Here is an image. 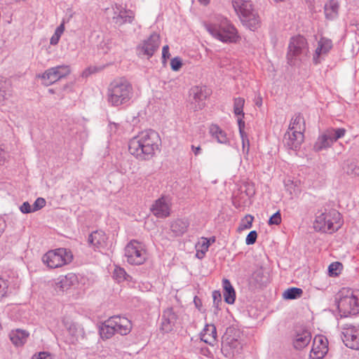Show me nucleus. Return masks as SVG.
I'll return each instance as SVG.
<instances>
[{
	"instance_id": "25",
	"label": "nucleus",
	"mask_w": 359,
	"mask_h": 359,
	"mask_svg": "<svg viewBox=\"0 0 359 359\" xmlns=\"http://www.w3.org/2000/svg\"><path fill=\"white\" fill-rule=\"evenodd\" d=\"M201 341L213 346L217 342V329L213 324H207L200 334Z\"/></svg>"
},
{
	"instance_id": "10",
	"label": "nucleus",
	"mask_w": 359,
	"mask_h": 359,
	"mask_svg": "<svg viewBox=\"0 0 359 359\" xmlns=\"http://www.w3.org/2000/svg\"><path fill=\"white\" fill-rule=\"evenodd\" d=\"M70 67L68 65H59L46 70L42 74L38 76L45 86H50L58 80L70 74Z\"/></svg>"
},
{
	"instance_id": "50",
	"label": "nucleus",
	"mask_w": 359,
	"mask_h": 359,
	"mask_svg": "<svg viewBox=\"0 0 359 359\" xmlns=\"http://www.w3.org/2000/svg\"><path fill=\"white\" fill-rule=\"evenodd\" d=\"M358 170L356 163H351L348 165L346 168V172L348 175L356 176L358 175Z\"/></svg>"
},
{
	"instance_id": "23",
	"label": "nucleus",
	"mask_w": 359,
	"mask_h": 359,
	"mask_svg": "<svg viewBox=\"0 0 359 359\" xmlns=\"http://www.w3.org/2000/svg\"><path fill=\"white\" fill-rule=\"evenodd\" d=\"M78 276L74 273H69L65 276H60L56 283V290L65 292L78 283Z\"/></svg>"
},
{
	"instance_id": "9",
	"label": "nucleus",
	"mask_w": 359,
	"mask_h": 359,
	"mask_svg": "<svg viewBox=\"0 0 359 359\" xmlns=\"http://www.w3.org/2000/svg\"><path fill=\"white\" fill-rule=\"evenodd\" d=\"M160 36L154 33L147 39L142 41L136 47V53L140 57H147L149 59L154 53L158 49L160 46Z\"/></svg>"
},
{
	"instance_id": "46",
	"label": "nucleus",
	"mask_w": 359,
	"mask_h": 359,
	"mask_svg": "<svg viewBox=\"0 0 359 359\" xmlns=\"http://www.w3.org/2000/svg\"><path fill=\"white\" fill-rule=\"evenodd\" d=\"M254 217L251 215H247L242 220L240 224V229H248L252 227V224L253 222Z\"/></svg>"
},
{
	"instance_id": "7",
	"label": "nucleus",
	"mask_w": 359,
	"mask_h": 359,
	"mask_svg": "<svg viewBox=\"0 0 359 359\" xmlns=\"http://www.w3.org/2000/svg\"><path fill=\"white\" fill-rule=\"evenodd\" d=\"M125 257L130 264L140 265L147 259L145 245L137 240L130 241L125 247Z\"/></svg>"
},
{
	"instance_id": "34",
	"label": "nucleus",
	"mask_w": 359,
	"mask_h": 359,
	"mask_svg": "<svg viewBox=\"0 0 359 359\" xmlns=\"http://www.w3.org/2000/svg\"><path fill=\"white\" fill-rule=\"evenodd\" d=\"M332 142L326 131L320 135L313 145V149L316 151H320L326 149L332 145Z\"/></svg>"
},
{
	"instance_id": "62",
	"label": "nucleus",
	"mask_w": 359,
	"mask_h": 359,
	"mask_svg": "<svg viewBox=\"0 0 359 359\" xmlns=\"http://www.w3.org/2000/svg\"><path fill=\"white\" fill-rule=\"evenodd\" d=\"M239 134H240L242 142L249 140L248 137V134L245 132V130L239 131Z\"/></svg>"
},
{
	"instance_id": "15",
	"label": "nucleus",
	"mask_w": 359,
	"mask_h": 359,
	"mask_svg": "<svg viewBox=\"0 0 359 359\" xmlns=\"http://www.w3.org/2000/svg\"><path fill=\"white\" fill-rule=\"evenodd\" d=\"M332 48V42L330 39L322 37L318 41L315 53L313 55V63L317 65L324 60Z\"/></svg>"
},
{
	"instance_id": "42",
	"label": "nucleus",
	"mask_w": 359,
	"mask_h": 359,
	"mask_svg": "<svg viewBox=\"0 0 359 359\" xmlns=\"http://www.w3.org/2000/svg\"><path fill=\"white\" fill-rule=\"evenodd\" d=\"M245 100L242 97H236L233 102V112L235 115L244 117L243 107Z\"/></svg>"
},
{
	"instance_id": "51",
	"label": "nucleus",
	"mask_w": 359,
	"mask_h": 359,
	"mask_svg": "<svg viewBox=\"0 0 359 359\" xmlns=\"http://www.w3.org/2000/svg\"><path fill=\"white\" fill-rule=\"evenodd\" d=\"M257 233L256 231H251L245 238V243L247 245H252L256 242Z\"/></svg>"
},
{
	"instance_id": "11",
	"label": "nucleus",
	"mask_w": 359,
	"mask_h": 359,
	"mask_svg": "<svg viewBox=\"0 0 359 359\" xmlns=\"http://www.w3.org/2000/svg\"><path fill=\"white\" fill-rule=\"evenodd\" d=\"M211 90L206 86H194L191 88L189 96L195 110H199L205 106V100L210 95Z\"/></svg>"
},
{
	"instance_id": "29",
	"label": "nucleus",
	"mask_w": 359,
	"mask_h": 359,
	"mask_svg": "<svg viewBox=\"0 0 359 359\" xmlns=\"http://www.w3.org/2000/svg\"><path fill=\"white\" fill-rule=\"evenodd\" d=\"M189 222L187 219H177L170 224V230L175 236H182L188 230Z\"/></svg>"
},
{
	"instance_id": "54",
	"label": "nucleus",
	"mask_w": 359,
	"mask_h": 359,
	"mask_svg": "<svg viewBox=\"0 0 359 359\" xmlns=\"http://www.w3.org/2000/svg\"><path fill=\"white\" fill-rule=\"evenodd\" d=\"M210 245V240H208V238H203V243L201 244V252L203 255H204L209 248V246Z\"/></svg>"
},
{
	"instance_id": "53",
	"label": "nucleus",
	"mask_w": 359,
	"mask_h": 359,
	"mask_svg": "<svg viewBox=\"0 0 359 359\" xmlns=\"http://www.w3.org/2000/svg\"><path fill=\"white\" fill-rule=\"evenodd\" d=\"M32 359H53L51 354L48 352H40L33 355Z\"/></svg>"
},
{
	"instance_id": "55",
	"label": "nucleus",
	"mask_w": 359,
	"mask_h": 359,
	"mask_svg": "<svg viewBox=\"0 0 359 359\" xmlns=\"http://www.w3.org/2000/svg\"><path fill=\"white\" fill-rule=\"evenodd\" d=\"M170 56V54L169 53V47L168 45L164 46L162 48V59L163 61L165 62L167 59H168Z\"/></svg>"
},
{
	"instance_id": "21",
	"label": "nucleus",
	"mask_w": 359,
	"mask_h": 359,
	"mask_svg": "<svg viewBox=\"0 0 359 359\" xmlns=\"http://www.w3.org/2000/svg\"><path fill=\"white\" fill-rule=\"evenodd\" d=\"M177 315L172 308H168L163 311L160 329L165 333L171 332L177 321Z\"/></svg>"
},
{
	"instance_id": "14",
	"label": "nucleus",
	"mask_w": 359,
	"mask_h": 359,
	"mask_svg": "<svg viewBox=\"0 0 359 359\" xmlns=\"http://www.w3.org/2000/svg\"><path fill=\"white\" fill-rule=\"evenodd\" d=\"M342 334L343 341L347 347L354 350L359 349V332L355 326L346 325Z\"/></svg>"
},
{
	"instance_id": "17",
	"label": "nucleus",
	"mask_w": 359,
	"mask_h": 359,
	"mask_svg": "<svg viewBox=\"0 0 359 359\" xmlns=\"http://www.w3.org/2000/svg\"><path fill=\"white\" fill-rule=\"evenodd\" d=\"M304 133L297 131H287L284 135L283 142L285 146L289 149L297 150L300 148L304 141Z\"/></svg>"
},
{
	"instance_id": "38",
	"label": "nucleus",
	"mask_w": 359,
	"mask_h": 359,
	"mask_svg": "<svg viewBox=\"0 0 359 359\" xmlns=\"http://www.w3.org/2000/svg\"><path fill=\"white\" fill-rule=\"evenodd\" d=\"M326 133L330 137L332 144L345 135L346 130L343 128H330L327 129Z\"/></svg>"
},
{
	"instance_id": "30",
	"label": "nucleus",
	"mask_w": 359,
	"mask_h": 359,
	"mask_svg": "<svg viewBox=\"0 0 359 359\" xmlns=\"http://www.w3.org/2000/svg\"><path fill=\"white\" fill-rule=\"evenodd\" d=\"M241 348V343L232 337H226L222 342V351L225 355H233L238 353Z\"/></svg>"
},
{
	"instance_id": "36",
	"label": "nucleus",
	"mask_w": 359,
	"mask_h": 359,
	"mask_svg": "<svg viewBox=\"0 0 359 359\" xmlns=\"http://www.w3.org/2000/svg\"><path fill=\"white\" fill-rule=\"evenodd\" d=\"M339 2L337 0H330L325 5V14L328 20H334L338 16Z\"/></svg>"
},
{
	"instance_id": "39",
	"label": "nucleus",
	"mask_w": 359,
	"mask_h": 359,
	"mask_svg": "<svg viewBox=\"0 0 359 359\" xmlns=\"http://www.w3.org/2000/svg\"><path fill=\"white\" fill-rule=\"evenodd\" d=\"M252 278L258 284L262 285L267 281V276L263 267H258L252 273Z\"/></svg>"
},
{
	"instance_id": "4",
	"label": "nucleus",
	"mask_w": 359,
	"mask_h": 359,
	"mask_svg": "<svg viewBox=\"0 0 359 359\" xmlns=\"http://www.w3.org/2000/svg\"><path fill=\"white\" fill-rule=\"evenodd\" d=\"M309 45L306 39L300 35L291 38L287 53L290 65H298L309 57Z\"/></svg>"
},
{
	"instance_id": "44",
	"label": "nucleus",
	"mask_w": 359,
	"mask_h": 359,
	"mask_svg": "<svg viewBox=\"0 0 359 359\" xmlns=\"http://www.w3.org/2000/svg\"><path fill=\"white\" fill-rule=\"evenodd\" d=\"M114 278L118 282H122L123 280H128L130 277L128 276L124 269L121 267H116L114 271Z\"/></svg>"
},
{
	"instance_id": "52",
	"label": "nucleus",
	"mask_w": 359,
	"mask_h": 359,
	"mask_svg": "<svg viewBox=\"0 0 359 359\" xmlns=\"http://www.w3.org/2000/svg\"><path fill=\"white\" fill-rule=\"evenodd\" d=\"M20 210L24 214L34 212L33 207L27 201L24 202L20 207Z\"/></svg>"
},
{
	"instance_id": "60",
	"label": "nucleus",
	"mask_w": 359,
	"mask_h": 359,
	"mask_svg": "<svg viewBox=\"0 0 359 359\" xmlns=\"http://www.w3.org/2000/svg\"><path fill=\"white\" fill-rule=\"evenodd\" d=\"M191 151L195 154V156H197V155H199L201 154L202 149L200 146L191 145Z\"/></svg>"
},
{
	"instance_id": "1",
	"label": "nucleus",
	"mask_w": 359,
	"mask_h": 359,
	"mask_svg": "<svg viewBox=\"0 0 359 359\" xmlns=\"http://www.w3.org/2000/svg\"><path fill=\"white\" fill-rule=\"evenodd\" d=\"M107 102L112 107H127L133 100L134 90L132 84L126 79L112 81L107 89Z\"/></svg>"
},
{
	"instance_id": "20",
	"label": "nucleus",
	"mask_w": 359,
	"mask_h": 359,
	"mask_svg": "<svg viewBox=\"0 0 359 359\" xmlns=\"http://www.w3.org/2000/svg\"><path fill=\"white\" fill-rule=\"evenodd\" d=\"M311 340V332L308 330L301 328L295 330L292 343L294 348L301 350L307 346Z\"/></svg>"
},
{
	"instance_id": "45",
	"label": "nucleus",
	"mask_w": 359,
	"mask_h": 359,
	"mask_svg": "<svg viewBox=\"0 0 359 359\" xmlns=\"http://www.w3.org/2000/svg\"><path fill=\"white\" fill-rule=\"evenodd\" d=\"M298 183V181H293L290 179H288L285 182V186L287 190L290 191V194H292L293 192L295 193L299 190Z\"/></svg>"
},
{
	"instance_id": "59",
	"label": "nucleus",
	"mask_w": 359,
	"mask_h": 359,
	"mask_svg": "<svg viewBox=\"0 0 359 359\" xmlns=\"http://www.w3.org/2000/svg\"><path fill=\"white\" fill-rule=\"evenodd\" d=\"M6 100V93L4 90H2V83L0 81V106H2Z\"/></svg>"
},
{
	"instance_id": "13",
	"label": "nucleus",
	"mask_w": 359,
	"mask_h": 359,
	"mask_svg": "<svg viewBox=\"0 0 359 359\" xmlns=\"http://www.w3.org/2000/svg\"><path fill=\"white\" fill-rule=\"evenodd\" d=\"M62 324L68 333L67 339L68 343L74 344L84 338L85 332L80 325L66 318L62 320Z\"/></svg>"
},
{
	"instance_id": "49",
	"label": "nucleus",
	"mask_w": 359,
	"mask_h": 359,
	"mask_svg": "<svg viewBox=\"0 0 359 359\" xmlns=\"http://www.w3.org/2000/svg\"><path fill=\"white\" fill-rule=\"evenodd\" d=\"M182 65V60L180 57H175L170 61V67L173 71H178Z\"/></svg>"
},
{
	"instance_id": "58",
	"label": "nucleus",
	"mask_w": 359,
	"mask_h": 359,
	"mask_svg": "<svg viewBox=\"0 0 359 359\" xmlns=\"http://www.w3.org/2000/svg\"><path fill=\"white\" fill-rule=\"evenodd\" d=\"M243 152L245 154H248L250 151V141L249 140L242 142Z\"/></svg>"
},
{
	"instance_id": "5",
	"label": "nucleus",
	"mask_w": 359,
	"mask_h": 359,
	"mask_svg": "<svg viewBox=\"0 0 359 359\" xmlns=\"http://www.w3.org/2000/svg\"><path fill=\"white\" fill-rule=\"evenodd\" d=\"M337 307L341 316L348 317L359 313L358 297L351 288H342L338 293Z\"/></svg>"
},
{
	"instance_id": "6",
	"label": "nucleus",
	"mask_w": 359,
	"mask_h": 359,
	"mask_svg": "<svg viewBox=\"0 0 359 359\" xmlns=\"http://www.w3.org/2000/svg\"><path fill=\"white\" fill-rule=\"evenodd\" d=\"M73 255L65 248H57L47 252L42 257L43 262L50 269L62 267L72 262Z\"/></svg>"
},
{
	"instance_id": "32",
	"label": "nucleus",
	"mask_w": 359,
	"mask_h": 359,
	"mask_svg": "<svg viewBox=\"0 0 359 359\" xmlns=\"http://www.w3.org/2000/svg\"><path fill=\"white\" fill-rule=\"evenodd\" d=\"M304 118L301 114H296L291 119L287 131H297L304 133Z\"/></svg>"
},
{
	"instance_id": "2",
	"label": "nucleus",
	"mask_w": 359,
	"mask_h": 359,
	"mask_svg": "<svg viewBox=\"0 0 359 359\" xmlns=\"http://www.w3.org/2000/svg\"><path fill=\"white\" fill-rule=\"evenodd\" d=\"M205 27L213 38L222 43H236L240 38L236 28L226 18L219 17L215 22L205 24Z\"/></svg>"
},
{
	"instance_id": "28",
	"label": "nucleus",
	"mask_w": 359,
	"mask_h": 359,
	"mask_svg": "<svg viewBox=\"0 0 359 359\" xmlns=\"http://www.w3.org/2000/svg\"><path fill=\"white\" fill-rule=\"evenodd\" d=\"M29 333L21 329L11 330L9 333V338L13 344L17 347L22 346L27 341Z\"/></svg>"
},
{
	"instance_id": "63",
	"label": "nucleus",
	"mask_w": 359,
	"mask_h": 359,
	"mask_svg": "<svg viewBox=\"0 0 359 359\" xmlns=\"http://www.w3.org/2000/svg\"><path fill=\"white\" fill-rule=\"evenodd\" d=\"M262 98L260 97H257V100L256 101V104L258 105V106H261L262 105Z\"/></svg>"
},
{
	"instance_id": "43",
	"label": "nucleus",
	"mask_w": 359,
	"mask_h": 359,
	"mask_svg": "<svg viewBox=\"0 0 359 359\" xmlns=\"http://www.w3.org/2000/svg\"><path fill=\"white\" fill-rule=\"evenodd\" d=\"M343 265L340 262H335L331 263L328 266L329 276L331 277H336L339 276L341 273Z\"/></svg>"
},
{
	"instance_id": "40",
	"label": "nucleus",
	"mask_w": 359,
	"mask_h": 359,
	"mask_svg": "<svg viewBox=\"0 0 359 359\" xmlns=\"http://www.w3.org/2000/svg\"><path fill=\"white\" fill-rule=\"evenodd\" d=\"M303 294V290L299 287H290L285 290L283 297L285 299H295L299 298Z\"/></svg>"
},
{
	"instance_id": "56",
	"label": "nucleus",
	"mask_w": 359,
	"mask_h": 359,
	"mask_svg": "<svg viewBox=\"0 0 359 359\" xmlns=\"http://www.w3.org/2000/svg\"><path fill=\"white\" fill-rule=\"evenodd\" d=\"M212 297L214 300V304L217 308L219 306V303L221 302V294L217 291H214L212 293Z\"/></svg>"
},
{
	"instance_id": "24",
	"label": "nucleus",
	"mask_w": 359,
	"mask_h": 359,
	"mask_svg": "<svg viewBox=\"0 0 359 359\" xmlns=\"http://www.w3.org/2000/svg\"><path fill=\"white\" fill-rule=\"evenodd\" d=\"M209 133L211 137L215 140L219 144L229 146L231 140L226 132L222 129L219 126L212 124L210 126Z\"/></svg>"
},
{
	"instance_id": "57",
	"label": "nucleus",
	"mask_w": 359,
	"mask_h": 359,
	"mask_svg": "<svg viewBox=\"0 0 359 359\" xmlns=\"http://www.w3.org/2000/svg\"><path fill=\"white\" fill-rule=\"evenodd\" d=\"M97 71V68L96 67H90L87 69H86L83 73H82V76H88L89 75L96 72Z\"/></svg>"
},
{
	"instance_id": "8",
	"label": "nucleus",
	"mask_w": 359,
	"mask_h": 359,
	"mask_svg": "<svg viewBox=\"0 0 359 359\" xmlns=\"http://www.w3.org/2000/svg\"><path fill=\"white\" fill-rule=\"evenodd\" d=\"M144 144L146 161L151 159L159 150L161 140L158 133L153 130H147L140 133Z\"/></svg>"
},
{
	"instance_id": "31",
	"label": "nucleus",
	"mask_w": 359,
	"mask_h": 359,
	"mask_svg": "<svg viewBox=\"0 0 359 359\" xmlns=\"http://www.w3.org/2000/svg\"><path fill=\"white\" fill-rule=\"evenodd\" d=\"M231 1L235 11L239 16L246 15L252 9L250 0H231Z\"/></svg>"
},
{
	"instance_id": "26",
	"label": "nucleus",
	"mask_w": 359,
	"mask_h": 359,
	"mask_svg": "<svg viewBox=\"0 0 359 359\" xmlns=\"http://www.w3.org/2000/svg\"><path fill=\"white\" fill-rule=\"evenodd\" d=\"M116 8L118 13H117L116 11H114V15L113 16L112 19L116 25L121 26L127 22L131 23L133 21L135 18V14L132 11L119 9L117 6Z\"/></svg>"
},
{
	"instance_id": "18",
	"label": "nucleus",
	"mask_w": 359,
	"mask_h": 359,
	"mask_svg": "<svg viewBox=\"0 0 359 359\" xmlns=\"http://www.w3.org/2000/svg\"><path fill=\"white\" fill-rule=\"evenodd\" d=\"M110 320L116 333L121 335H127L130 332L132 323L128 318L121 316H114L110 317Z\"/></svg>"
},
{
	"instance_id": "3",
	"label": "nucleus",
	"mask_w": 359,
	"mask_h": 359,
	"mask_svg": "<svg viewBox=\"0 0 359 359\" xmlns=\"http://www.w3.org/2000/svg\"><path fill=\"white\" fill-rule=\"evenodd\" d=\"M342 225L341 214L336 210H320L316 214L313 228L318 231L333 233Z\"/></svg>"
},
{
	"instance_id": "61",
	"label": "nucleus",
	"mask_w": 359,
	"mask_h": 359,
	"mask_svg": "<svg viewBox=\"0 0 359 359\" xmlns=\"http://www.w3.org/2000/svg\"><path fill=\"white\" fill-rule=\"evenodd\" d=\"M243 117L241 116L238 118V126L239 131L244 130L245 128V121L243 120Z\"/></svg>"
},
{
	"instance_id": "12",
	"label": "nucleus",
	"mask_w": 359,
	"mask_h": 359,
	"mask_svg": "<svg viewBox=\"0 0 359 359\" xmlns=\"http://www.w3.org/2000/svg\"><path fill=\"white\" fill-rule=\"evenodd\" d=\"M328 352V341L323 335H316L313 341L310 359H323Z\"/></svg>"
},
{
	"instance_id": "19",
	"label": "nucleus",
	"mask_w": 359,
	"mask_h": 359,
	"mask_svg": "<svg viewBox=\"0 0 359 359\" xmlns=\"http://www.w3.org/2000/svg\"><path fill=\"white\" fill-rule=\"evenodd\" d=\"M144 148V146L140 133L133 137L129 142V151L138 160L146 161Z\"/></svg>"
},
{
	"instance_id": "37",
	"label": "nucleus",
	"mask_w": 359,
	"mask_h": 359,
	"mask_svg": "<svg viewBox=\"0 0 359 359\" xmlns=\"http://www.w3.org/2000/svg\"><path fill=\"white\" fill-rule=\"evenodd\" d=\"M11 281L6 274L0 275V301L8 296L11 291Z\"/></svg>"
},
{
	"instance_id": "22",
	"label": "nucleus",
	"mask_w": 359,
	"mask_h": 359,
	"mask_svg": "<svg viewBox=\"0 0 359 359\" xmlns=\"http://www.w3.org/2000/svg\"><path fill=\"white\" fill-rule=\"evenodd\" d=\"M88 242L95 250L102 252L107 247V237L102 231H95L88 236Z\"/></svg>"
},
{
	"instance_id": "48",
	"label": "nucleus",
	"mask_w": 359,
	"mask_h": 359,
	"mask_svg": "<svg viewBox=\"0 0 359 359\" xmlns=\"http://www.w3.org/2000/svg\"><path fill=\"white\" fill-rule=\"evenodd\" d=\"M46 205V200L43 198H37L32 205L34 212L38 211Z\"/></svg>"
},
{
	"instance_id": "41",
	"label": "nucleus",
	"mask_w": 359,
	"mask_h": 359,
	"mask_svg": "<svg viewBox=\"0 0 359 359\" xmlns=\"http://www.w3.org/2000/svg\"><path fill=\"white\" fill-rule=\"evenodd\" d=\"M65 31V21L63 20L62 23L56 28L54 34L51 36L50 39V43L51 45H57L60 41V39Z\"/></svg>"
},
{
	"instance_id": "27",
	"label": "nucleus",
	"mask_w": 359,
	"mask_h": 359,
	"mask_svg": "<svg viewBox=\"0 0 359 359\" xmlns=\"http://www.w3.org/2000/svg\"><path fill=\"white\" fill-rule=\"evenodd\" d=\"M240 18L243 24L252 31H255L259 26V17L253 9L250 11L246 15H242Z\"/></svg>"
},
{
	"instance_id": "64",
	"label": "nucleus",
	"mask_w": 359,
	"mask_h": 359,
	"mask_svg": "<svg viewBox=\"0 0 359 359\" xmlns=\"http://www.w3.org/2000/svg\"><path fill=\"white\" fill-rule=\"evenodd\" d=\"M198 1L203 5H207L209 4L210 0H198Z\"/></svg>"
},
{
	"instance_id": "33",
	"label": "nucleus",
	"mask_w": 359,
	"mask_h": 359,
	"mask_svg": "<svg viewBox=\"0 0 359 359\" xmlns=\"http://www.w3.org/2000/svg\"><path fill=\"white\" fill-rule=\"evenodd\" d=\"M99 332L102 339H110L116 333L110 318L100 326Z\"/></svg>"
},
{
	"instance_id": "16",
	"label": "nucleus",
	"mask_w": 359,
	"mask_h": 359,
	"mask_svg": "<svg viewBox=\"0 0 359 359\" xmlns=\"http://www.w3.org/2000/svg\"><path fill=\"white\" fill-rule=\"evenodd\" d=\"M151 210L152 213L157 217H167L170 214V201L166 197H161L157 199L153 204Z\"/></svg>"
},
{
	"instance_id": "47",
	"label": "nucleus",
	"mask_w": 359,
	"mask_h": 359,
	"mask_svg": "<svg viewBox=\"0 0 359 359\" xmlns=\"http://www.w3.org/2000/svg\"><path fill=\"white\" fill-rule=\"evenodd\" d=\"M282 219L280 211H277L271 217H270L268 224L269 225H278L281 223Z\"/></svg>"
},
{
	"instance_id": "35",
	"label": "nucleus",
	"mask_w": 359,
	"mask_h": 359,
	"mask_svg": "<svg viewBox=\"0 0 359 359\" xmlns=\"http://www.w3.org/2000/svg\"><path fill=\"white\" fill-rule=\"evenodd\" d=\"M222 286L225 302L229 304H233L236 299V292L230 281L228 279H224Z\"/></svg>"
}]
</instances>
